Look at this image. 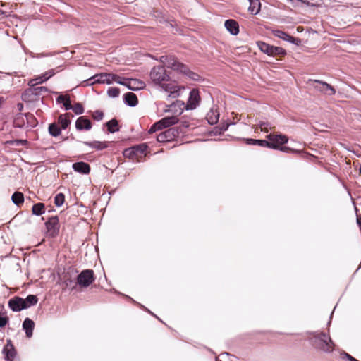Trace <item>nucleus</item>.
<instances>
[{"label": "nucleus", "mask_w": 361, "mask_h": 361, "mask_svg": "<svg viewBox=\"0 0 361 361\" xmlns=\"http://www.w3.org/2000/svg\"><path fill=\"white\" fill-rule=\"evenodd\" d=\"M149 77L154 84L161 86L165 92H170L171 85L164 83L171 80L170 73L166 71L164 66L153 67L150 71Z\"/></svg>", "instance_id": "nucleus-2"}, {"label": "nucleus", "mask_w": 361, "mask_h": 361, "mask_svg": "<svg viewBox=\"0 0 361 361\" xmlns=\"http://www.w3.org/2000/svg\"><path fill=\"white\" fill-rule=\"evenodd\" d=\"M72 168L75 172L87 175L90 173V165L84 161H77L73 164Z\"/></svg>", "instance_id": "nucleus-16"}, {"label": "nucleus", "mask_w": 361, "mask_h": 361, "mask_svg": "<svg viewBox=\"0 0 361 361\" xmlns=\"http://www.w3.org/2000/svg\"><path fill=\"white\" fill-rule=\"evenodd\" d=\"M71 116H73L71 113L60 114L57 118V123L62 130H66L71 123Z\"/></svg>", "instance_id": "nucleus-21"}, {"label": "nucleus", "mask_w": 361, "mask_h": 361, "mask_svg": "<svg viewBox=\"0 0 361 361\" xmlns=\"http://www.w3.org/2000/svg\"><path fill=\"white\" fill-rule=\"evenodd\" d=\"M293 7H302L303 6L316 7L317 4L311 3L307 0H287Z\"/></svg>", "instance_id": "nucleus-34"}, {"label": "nucleus", "mask_w": 361, "mask_h": 361, "mask_svg": "<svg viewBox=\"0 0 361 361\" xmlns=\"http://www.w3.org/2000/svg\"><path fill=\"white\" fill-rule=\"evenodd\" d=\"M65 202V195L62 192H59L56 194L54 197V204L56 207H61Z\"/></svg>", "instance_id": "nucleus-41"}, {"label": "nucleus", "mask_w": 361, "mask_h": 361, "mask_svg": "<svg viewBox=\"0 0 361 361\" xmlns=\"http://www.w3.org/2000/svg\"><path fill=\"white\" fill-rule=\"evenodd\" d=\"M126 297H127L130 301H132L133 303L136 304L138 307H141L142 309H143L145 311H146L147 312L149 313L150 314L153 315L154 317L157 318L159 321H161V322H163L156 314H154L152 312H151L149 309H147V307H145L144 305H142V304L136 302L135 300H134L132 298H130V296H128V295H126Z\"/></svg>", "instance_id": "nucleus-46"}, {"label": "nucleus", "mask_w": 361, "mask_h": 361, "mask_svg": "<svg viewBox=\"0 0 361 361\" xmlns=\"http://www.w3.org/2000/svg\"><path fill=\"white\" fill-rule=\"evenodd\" d=\"M186 104H185V102L181 100H176V102H173L171 105V108H176L178 107L180 109V112L178 113V115H180L183 113V109H185V106Z\"/></svg>", "instance_id": "nucleus-45"}, {"label": "nucleus", "mask_w": 361, "mask_h": 361, "mask_svg": "<svg viewBox=\"0 0 361 361\" xmlns=\"http://www.w3.org/2000/svg\"><path fill=\"white\" fill-rule=\"evenodd\" d=\"M35 326L34 321L29 317H26L23 322L22 329L25 331L27 338H30L32 336Z\"/></svg>", "instance_id": "nucleus-17"}, {"label": "nucleus", "mask_w": 361, "mask_h": 361, "mask_svg": "<svg viewBox=\"0 0 361 361\" xmlns=\"http://www.w3.org/2000/svg\"><path fill=\"white\" fill-rule=\"evenodd\" d=\"M8 305L13 312H20L23 310V298L20 296H14L8 300Z\"/></svg>", "instance_id": "nucleus-14"}, {"label": "nucleus", "mask_w": 361, "mask_h": 361, "mask_svg": "<svg viewBox=\"0 0 361 361\" xmlns=\"http://www.w3.org/2000/svg\"><path fill=\"white\" fill-rule=\"evenodd\" d=\"M224 27L226 30L231 35L236 36L239 34L240 27L238 23L234 19H228L224 22Z\"/></svg>", "instance_id": "nucleus-15"}, {"label": "nucleus", "mask_w": 361, "mask_h": 361, "mask_svg": "<svg viewBox=\"0 0 361 361\" xmlns=\"http://www.w3.org/2000/svg\"><path fill=\"white\" fill-rule=\"evenodd\" d=\"M172 128H175L176 130V133L175 134L176 138L180 136V135H185L186 133V131L185 129H183L180 126H176V127H171Z\"/></svg>", "instance_id": "nucleus-54"}, {"label": "nucleus", "mask_w": 361, "mask_h": 361, "mask_svg": "<svg viewBox=\"0 0 361 361\" xmlns=\"http://www.w3.org/2000/svg\"><path fill=\"white\" fill-rule=\"evenodd\" d=\"M104 114L102 110H96L92 112V117L96 121H100L104 118Z\"/></svg>", "instance_id": "nucleus-47"}, {"label": "nucleus", "mask_w": 361, "mask_h": 361, "mask_svg": "<svg viewBox=\"0 0 361 361\" xmlns=\"http://www.w3.org/2000/svg\"><path fill=\"white\" fill-rule=\"evenodd\" d=\"M94 281V272L90 269L82 270L76 277V283L82 288L88 287Z\"/></svg>", "instance_id": "nucleus-6"}, {"label": "nucleus", "mask_w": 361, "mask_h": 361, "mask_svg": "<svg viewBox=\"0 0 361 361\" xmlns=\"http://www.w3.org/2000/svg\"><path fill=\"white\" fill-rule=\"evenodd\" d=\"M234 123H231L227 121L221 123L219 126H215L212 131L209 133L210 135H221L228 130L229 126Z\"/></svg>", "instance_id": "nucleus-19"}, {"label": "nucleus", "mask_w": 361, "mask_h": 361, "mask_svg": "<svg viewBox=\"0 0 361 361\" xmlns=\"http://www.w3.org/2000/svg\"><path fill=\"white\" fill-rule=\"evenodd\" d=\"M147 143H140L126 148L123 152V155L126 158L134 159L138 157L139 155L145 154L148 149Z\"/></svg>", "instance_id": "nucleus-5"}, {"label": "nucleus", "mask_w": 361, "mask_h": 361, "mask_svg": "<svg viewBox=\"0 0 361 361\" xmlns=\"http://www.w3.org/2000/svg\"><path fill=\"white\" fill-rule=\"evenodd\" d=\"M61 131L62 129L56 122H53L49 124L48 132L51 136L56 137L61 134Z\"/></svg>", "instance_id": "nucleus-31"}, {"label": "nucleus", "mask_w": 361, "mask_h": 361, "mask_svg": "<svg viewBox=\"0 0 361 361\" xmlns=\"http://www.w3.org/2000/svg\"><path fill=\"white\" fill-rule=\"evenodd\" d=\"M179 123V126H180L183 129H186L188 128H189L190 126V122L188 121H186V120H184V121H180Z\"/></svg>", "instance_id": "nucleus-57"}, {"label": "nucleus", "mask_w": 361, "mask_h": 361, "mask_svg": "<svg viewBox=\"0 0 361 361\" xmlns=\"http://www.w3.org/2000/svg\"><path fill=\"white\" fill-rule=\"evenodd\" d=\"M314 82L316 85L314 86V89L329 96H333L336 94L335 88L330 84L319 80H314Z\"/></svg>", "instance_id": "nucleus-9"}, {"label": "nucleus", "mask_w": 361, "mask_h": 361, "mask_svg": "<svg viewBox=\"0 0 361 361\" xmlns=\"http://www.w3.org/2000/svg\"><path fill=\"white\" fill-rule=\"evenodd\" d=\"M63 108L66 111L71 110L72 105H71V100L69 96L66 95V99L63 103Z\"/></svg>", "instance_id": "nucleus-52"}, {"label": "nucleus", "mask_w": 361, "mask_h": 361, "mask_svg": "<svg viewBox=\"0 0 361 361\" xmlns=\"http://www.w3.org/2000/svg\"><path fill=\"white\" fill-rule=\"evenodd\" d=\"M26 128H35L38 124V121L35 116L30 113L25 114Z\"/></svg>", "instance_id": "nucleus-35"}, {"label": "nucleus", "mask_w": 361, "mask_h": 361, "mask_svg": "<svg viewBox=\"0 0 361 361\" xmlns=\"http://www.w3.org/2000/svg\"><path fill=\"white\" fill-rule=\"evenodd\" d=\"M120 94V90L116 87H111L107 90V95L111 98H116Z\"/></svg>", "instance_id": "nucleus-42"}, {"label": "nucleus", "mask_w": 361, "mask_h": 361, "mask_svg": "<svg viewBox=\"0 0 361 361\" xmlns=\"http://www.w3.org/2000/svg\"><path fill=\"white\" fill-rule=\"evenodd\" d=\"M256 44L262 53L270 57H274L278 59H281L287 55L286 50L281 47L271 45L263 41H257Z\"/></svg>", "instance_id": "nucleus-3"}, {"label": "nucleus", "mask_w": 361, "mask_h": 361, "mask_svg": "<svg viewBox=\"0 0 361 361\" xmlns=\"http://www.w3.org/2000/svg\"><path fill=\"white\" fill-rule=\"evenodd\" d=\"M160 120L163 124L162 126L164 127V128H166L169 127L171 128V126L178 123L179 122V119L178 118L177 116H167L162 118Z\"/></svg>", "instance_id": "nucleus-28"}, {"label": "nucleus", "mask_w": 361, "mask_h": 361, "mask_svg": "<svg viewBox=\"0 0 361 361\" xmlns=\"http://www.w3.org/2000/svg\"><path fill=\"white\" fill-rule=\"evenodd\" d=\"M94 75L90 77L89 78L83 80L80 85L82 86V87H87V86H92V85H95V83L94 82Z\"/></svg>", "instance_id": "nucleus-50"}, {"label": "nucleus", "mask_w": 361, "mask_h": 361, "mask_svg": "<svg viewBox=\"0 0 361 361\" xmlns=\"http://www.w3.org/2000/svg\"><path fill=\"white\" fill-rule=\"evenodd\" d=\"M24 200V195L20 191H16L11 195L12 202L18 207H20L23 204Z\"/></svg>", "instance_id": "nucleus-30"}, {"label": "nucleus", "mask_w": 361, "mask_h": 361, "mask_svg": "<svg viewBox=\"0 0 361 361\" xmlns=\"http://www.w3.org/2000/svg\"><path fill=\"white\" fill-rule=\"evenodd\" d=\"M250 6L248 7V11L252 15H257L259 13L261 9V3L259 0H248Z\"/></svg>", "instance_id": "nucleus-33"}, {"label": "nucleus", "mask_w": 361, "mask_h": 361, "mask_svg": "<svg viewBox=\"0 0 361 361\" xmlns=\"http://www.w3.org/2000/svg\"><path fill=\"white\" fill-rule=\"evenodd\" d=\"M244 142L248 145H258L260 147L271 149L272 142H268L266 140L243 138Z\"/></svg>", "instance_id": "nucleus-20"}, {"label": "nucleus", "mask_w": 361, "mask_h": 361, "mask_svg": "<svg viewBox=\"0 0 361 361\" xmlns=\"http://www.w3.org/2000/svg\"><path fill=\"white\" fill-rule=\"evenodd\" d=\"M219 118V114H217L216 115H214V116H212V115L209 116L208 115L207 117V119L208 123L209 125L212 126V125L216 124L218 122Z\"/></svg>", "instance_id": "nucleus-51"}, {"label": "nucleus", "mask_w": 361, "mask_h": 361, "mask_svg": "<svg viewBox=\"0 0 361 361\" xmlns=\"http://www.w3.org/2000/svg\"><path fill=\"white\" fill-rule=\"evenodd\" d=\"M341 356L343 358L348 360V361H350L351 359L353 358V356H351L350 354H348V353H346L345 351H343L342 353H341Z\"/></svg>", "instance_id": "nucleus-59"}, {"label": "nucleus", "mask_w": 361, "mask_h": 361, "mask_svg": "<svg viewBox=\"0 0 361 361\" xmlns=\"http://www.w3.org/2000/svg\"><path fill=\"white\" fill-rule=\"evenodd\" d=\"M176 130L175 128H169L157 135V140L159 142H171L176 138Z\"/></svg>", "instance_id": "nucleus-10"}, {"label": "nucleus", "mask_w": 361, "mask_h": 361, "mask_svg": "<svg viewBox=\"0 0 361 361\" xmlns=\"http://www.w3.org/2000/svg\"><path fill=\"white\" fill-rule=\"evenodd\" d=\"M152 17L158 20L160 23H167L170 27H174L175 25L172 23L173 20H170L169 16L163 11L156 9L153 10L152 13Z\"/></svg>", "instance_id": "nucleus-13"}, {"label": "nucleus", "mask_w": 361, "mask_h": 361, "mask_svg": "<svg viewBox=\"0 0 361 361\" xmlns=\"http://www.w3.org/2000/svg\"><path fill=\"white\" fill-rule=\"evenodd\" d=\"M112 82H113V80H111V77H105V79H104V84L110 85Z\"/></svg>", "instance_id": "nucleus-63"}, {"label": "nucleus", "mask_w": 361, "mask_h": 361, "mask_svg": "<svg viewBox=\"0 0 361 361\" xmlns=\"http://www.w3.org/2000/svg\"><path fill=\"white\" fill-rule=\"evenodd\" d=\"M85 145L88 146L92 149H95L96 150L101 151L106 149L109 147V142L108 141H98L94 140L92 142L89 141H83L82 142Z\"/></svg>", "instance_id": "nucleus-22"}, {"label": "nucleus", "mask_w": 361, "mask_h": 361, "mask_svg": "<svg viewBox=\"0 0 361 361\" xmlns=\"http://www.w3.org/2000/svg\"><path fill=\"white\" fill-rule=\"evenodd\" d=\"M32 92H34V94L36 95L37 98H39V96L42 94V92H48V88L44 86H38V87H31Z\"/></svg>", "instance_id": "nucleus-44"}, {"label": "nucleus", "mask_w": 361, "mask_h": 361, "mask_svg": "<svg viewBox=\"0 0 361 361\" xmlns=\"http://www.w3.org/2000/svg\"><path fill=\"white\" fill-rule=\"evenodd\" d=\"M272 34L276 37H278V38H279L282 40H284L286 42L288 41V39L290 36L288 32L281 30H272Z\"/></svg>", "instance_id": "nucleus-37"}, {"label": "nucleus", "mask_w": 361, "mask_h": 361, "mask_svg": "<svg viewBox=\"0 0 361 361\" xmlns=\"http://www.w3.org/2000/svg\"><path fill=\"white\" fill-rule=\"evenodd\" d=\"M105 77H110V73H99L94 75V82L95 84H104Z\"/></svg>", "instance_id": "nucleus-40"}, {"label": "nucleus", "mask_w": 361, "mask_h": 361, "mask_svg": "<svg viewBox=\"0 0 361 361\" xmlns=\"http://www.w3.org/2000/svg\"><path fill=\"white\" fill-rule=\"evenodd\" d=\"M308 334L312 336L309 341L315 349L326 353L333 352L335 344L329 334L323 331H312Z\"/></svg>", "instance_id": "nucleus-1"}, {"label": "nucleus", "mask_w": 361, "mask_h": 361, "mask_svg": "<svg viewBox=\"0 0 361 361\" xmlns=\"http://www.w3.org/2000/svg\"><path fill=\"white\" fill-rule=\"evenodd\" d=\"M274 135H272V134H269L267 135V139L268 140L267 141L268 142H274Z\"/></svg>", "instance_id": "nucleus-62"}, {"label": "nucleus", "mask_w": 361, "mask_h": 361, "mask_svg": "<svg viewBox=\"0 0 361 361\" xmlns=\"http://www.w3.org/2000/svg\"><path fill=\"white\" fill-rule=\"evenodd\" d=\"M104 126L106 128L108 133H114L118 132L121 128L118 121L116 118H111L104 123Z\"/></svg>", "instance_id": "nucleus-23"}, {"label": "nucleus", "mask_w": 361, "mask_h": 361, "mask_svg": "<svg viewBox=\"0 0 361 361\" xmlns=\"http://www.w3.org/2000/svg\"><path fill=\"white\" fill-rule=\"evenodd\" d=\"M161 61L164 63L168 68L177 72L178 73L185 75L189 67L183 63L179 61L176 57L171 55H165L161 56Z\"/></svg>", "instance_id": "nucleus-4"}, {"label": "nucleus", "mask_w": 361, "mask_h": 361, "mask_svg": "<svg viewBox=\"0 0 361 361\" xmlns=\"http://www.w3.org/2000/svg\"><path fill=\"white\" fill-rule=\"evenodd\" d=\"M201 101L200 91L193 88L190 90L185 109L186 110H194L199 106Z\"/></svg>", "instance_id": "nucleus-8"}, {"label": "nucleus", "mask_w": 361, "mask_h": 361, "mask_svg": "<svg viewBox=\"0 0 361 361\" xmlns=\"http://www.w3.org/2000/svg\"><path fill=\"white\" fill-rule=\"evenodd\" d=\"M124 80L122 85L126 87L130 90L137 91L143 89L145 87V83L137 78H126Z\"/></svg>", "instance_id": "nucleus-11"}, {"label": "nucleus", "mask_w": 361, "mask_h": 361, "mask_svg": "<svg viewBox=\"0 0 361 361\" xmlns=\"http://www.w3.org/2000/svg\"><path fill=\"white\" fill-rule=\"evenodd\" d=\"M92 128V121L85 116H81L75 121V128L78 131H88Z\"/></svg>", "instance_id": "nucleus-12"}, {"label": "nucleus", "mask_w": 361, "mask_h": 361, "mask_svg": "<svg viewBox=\"0 0 361 361\" xmlns=\"http://www.w3.org/2000/svg\"><path fill=\"white\" fill-rule=\"evenodd\" d=\"M71 110H73L76 115H81L85 111L84 106L80 102H76L73 106H72Z\"/></svg>", "instance_id": "nucleus-43"}, {"label": "nucleus", "mask_w": 361, "mask_h": 361, "mask_svg": "<svg viewBox=\"0 0 361 361\" xmlns=\"http://www.w3.org/2000/svg\"><path fill=\"white\" fill-rule=\"evenodd\" d=\"M357 224L361 231V216H357Z\"/></svg>", "instance_id": "nucleus-64"}, {"label": "nucleus", "mask_w": 361, "mask_h": 361, "mask_svg": "<svg viewBox=\"0 0 361 361\" xmlns=\"http://www.w3.org/2000/svg\"><path fill=\"white\" fill-rule=\"evenodd\" d=\"M39 299L36 295L29 294L25 298H23V310L36 305Z\"/></svg>", "instance_id": "nucleus-27"}, {"label": "nucleus", "mask_w": 361, "mask_h": 361, "mask_svg": "<svg viewBox=\"0 0 361 361\" xmlns=\"http://www.w3.org/2000/svg\"><path fill=\"white\" fill-rule=\"evenodd\" d=\"M3 306L1 305V309ZM9 322L8 317L1 311V328L4 327Z\"/></svg>", "instance_id": "nucleus-55"}, {"label": "nucleus", "mask_w": 361, "mask_h": 361, "mask_svg": "<svg viewBox=\"0 0 361 361\" xmlns=\"http://www.w3.org/2000/svg\"><path fill=\"white\" fill-rule=\"evenodd\" d=\"M185 76L188 77L192 81H195V82L204 81V78L201 75H200L197 73L192 71L190 68L188 69Z\"/></svg>", "instance_id": "nucleus-36"}, {"label": "nucleus", "mask_w": 361, "mask_h": 361, "mask_svg": "<svg viewBox=\"0 0 361 361\" xmlns=\"http://www.w3.org/2000/svg\"><path fill=\"white\" fill-rule=\"evenodd\" d=\"M123 102L128 106L135 107L138 104V98L135 94L128 92L123 94Z\"/></svg>", "instance_id": "nucleus-18"}, {"label": "nucleus", "mask_w": 361, "mask_h": 361, "mask_svg": "<svg viewBox=\"0 0 361 361\" xmlns=\"http://www.w3.org/2000/svg\"><path fill=\"white\" fill-rule=\"evenodd\" d=\"M5 143L13 145L15 144L16 146H23L27 144V141L26 140H6L4 141Z\"/></svg>", "instance_id": "nucleus-49"}, {"label": "nucleus", "mask_w": 361, "mask_h": 361, "mask_svg": "<svg viewBox=\"0 0 361 361\" xmlns=\"http://www.w3.org/2000/svg\"><path fill=\"white\" fill-rule=\"evenodd\" d=\"M259 126L262 128V130L267 132V133L268 132V129H267L266 128L269 126V123L264 122V121H260L259 123Z\"/></svg>", "instance_id": "nucleus-58"}, {"label": "nucleus", "mask_w": 361, "mask_h": 361, "mask_svg": "<svg viewBox=\"0 0 361 361\" xmlns=\"http://www.w3.org/2000/svg\"><path fill=\"white\" fill-rule=\"evenodd\" d=\"M288 137L286 135L279 133L274 135V143H277L280 146L288 143Z\"/></svg>", "instance_id": "nucleus-38"}, {"label": "nucleus", "mask_w": 361, "mask_h": 361, "mask_svg": "<svg viewBox=\"0 0 361 361\" xmlns=\"http://www.w3.org/2000/svg\"><path fill=\"white\" fill-rule=\"evenodd\" d=\"M66 99V96H64L62 94H59V95L56 98V102L57 104H63Z\"/></svg>", "instance_id": "nucleus-56"}, {"label": "nucleus", "mask_w": 361, "mask_h": 361, "mask_svg": "<svg viewBox=\"0 0 361 361\" xmlns=\"http://www.w3.org/2000/svg\"><path fill=\"white\" fill-rule=\"evenodd\" d=\"M21 98L23 102H27V103L35 102L39 99V98H37L36 97V95L34 94L32 87L26 89L22 93Z\"/></svg>", "instance_id": "nucleus-25"}, {"label": "nucleus", "mask_w": 361, "mask_h": 361, "mask_svg": "<svg viewBox=\"0 0 361 361\" xmlns=\"http://www.w3.org/2000/svg\"><path fill=\"white\" fill-rule=\"evenodd\" d=\"M13 125L15 128H26L25 114H17L13 118Z\"/></svg>", "instance_id": "nucleus-29"}, {"label": "nucleus", "mask_w": 361, "mask_h": 361, "mask_svg": "<svg viewBox=\"0 0 361 361\" xmlns=\"http://www.w3.org/2000/svg\"><path fill=\"white\" fill-rule=\"evenodd\" d=\"M44 225L49 237L55 238L59 235L60 224L58 216H49Z\"/></svg>", "instance_id": "nucleus-7"}, {"label": "nucleus", "mask_w": 361, "mask_h": 361, "mask_svg": "<svg viewBox=\"0 0 361 361\" xmlns=\"http://www.w3.org/2000/svg\"><path fill=\"white\" fill-rule=\"evenodd\" d=\"M1 353L4 355V358L6 361H13V359L17 355V351L14 345L4 346Z\"/></svg>", "instance_id": "nucleus-24"}, {"label": "nucleus", "mask_w": 361, "mask_h": 361, "mask_svg": "<svg viewBox=\"0 0 361 361\" xmlns=\"http://www.w3.org/2000/svg\"><path fill=\"white\" fill-rule=\"evenodd\" d=\"M57 71H55V69H50L44 73L38 75L35 79V81L37 84H42L45 82H47L49 79H50L51 77H53Z\"/></svg>", "instance_id": "nucleus-26"}, {"label": "nucleus", "mask_w": 361, "mask_h": 361, "mask_svg": "<svg viewBox=\"0 0 361 361\" xmlns=\"http://www.w3.org/2000/svg\"><path fill=\"white\" fill-rule=\"evenodd\" d=\"M157 131H158V130L156 128L154 124L153 123L151 126V127L149 128V129L148 130V133L149 134H152V133H156Z\"/></svg>", "instance_id": "nucleus-61"}, {"label": "nucleus", "mask_w": 361, "mask_h": 361, "mask_svg": "<svg viewBox=\"0 0 361 361\" xmlns=\"http://www.w3.org/2000/svg\"><path fill=\"white\" fill-rule=\"evenodd\" d=\"M46 208L45 204L42 202H37L32 205V214L35 216H42L45 213Z\"/></svg>", "instance_id": "nucleus-32"}, {"label": "nucleus", "mask_w": 361, "mask_h": 361, "mask_svg": "<svg viewBox=\"0 0 361 361\" xmlns=\"http://www.w3.org/2000/svg\"><path fill=\"white\" fill-rule=\"evenodd\" d=\"M154 124L158 130H161L164 129V127L162 126L163 124H162L161 120L156 121L155 123H154Z\"/></svg>", "instance_id": "nucleus-60"}, {"label": "nucleus", "mask_w": 361, "mask_h": 361, "mask_svg": "<svg viewBox=\"0 0 361 361\" xmlns=\"http://www.w3.org/2000/svg\"><path fill=\"white\" fill-rule=\"evenodd\" d=\"M271 149L275 150H280L285 153H289V152H296L295 149H293L288 146H280L277 143L273 142L271 145Z\"/></svg>", "instance_id": "nucleus-39"}, {"label": "nucleus", "mask_w": 361, "mask_h": 361, "mask_svg": "<svg viewBox=\"0 0 361 361\" xmlns=\"http://www.w3.org/2000/svg\"><path fill=\"white\" fill-rule=\"evenodd\" d=\"M110 77L111 78V80L116 82V83L119 84V85H123V82L125 81L124 80L126 78H123L117 74H114V73H110Z\"/></svg>", "instance_id": "nucleus-48"}, {"label": "nucleus", "mask_w": 361, "mask_h": 361, "mask_svg": "<svg viewBox=\"0 0 361 361\" xmlns=\"http://www.w3.org/2000/svg\"><path fill=\"white\" fill-rule=\"evenodd\" d=\"M288 42L295 44L296 46H299L301 44V39L298 37H295L293 36H290Z\"/></svg>", "instance_id": "nucleus-53"}]
</instances>
